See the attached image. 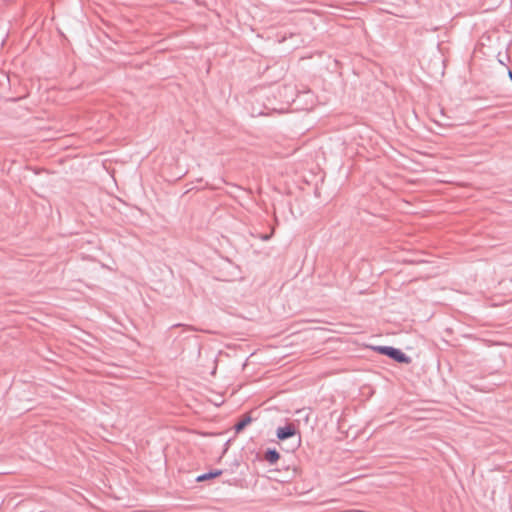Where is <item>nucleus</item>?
<instances>
[{
    "label": "nucleus",
    "instance_id": "f257e3e1",
    "mask_svg": "<svg viewBox=\"0 0 512 512\" xmlns=\"http://www.w3.org/2000/svg\"><path fill=\"white\" fill-rule=\"evenodd\" d=\"M376 350L379 353H381L383 355H387L388 357L394 359L395 361H397L399 363H406V364L410 363V358L399 349L389 347V346H379L376 348Z\"/></svg>",
    "mask_w": 512,
    "mask_h": 512
},
{
    "label": "nucleus",
    "instance_id": "f03ea898",
    "mask_svg": "<svg viewBox=\"0 0 512 512\" xmlns=\"http://www.w3.org/2000/svg\"><path fill=\"white\" fill-rule=\"evenodd\" d=\"M295 434V429L292 425H286L277 429V437L281 440L287 439Z\"/></svg>",
    "mask_w": 512,
    "mask_h": 512
},
{
    "label": "nucleus",
    "instance_id": "7ed1b4c3",
    "mask_svg": "<svg viewBox=\"0 0 512 512\" xmlns=\"http://www.w3.org/2000/svg\"><path fill=\"white\" fill-rule=\"evenodd\" d=\"M221 474H222L221 470H215L214 472H209V473H205V474H202V475L198 476L197 477V481L198 482H202V481H205V480H208V479H211V478L218 477Z\"/></svg>",
    "mask_w": 512,
    "mask_h": 512
},
{
    "label": "nucleus",
    "instance_id": "20e7f679",
    "mask_svg": "<svg viewBox=\"0 0 512 512\" xmlns=\"http://www.w3.org/2000/svg\"><path fill=\"white\" fill-rule=\"evenodd\" d=\"M280 455L276 450H268L265 454V459L273 464L279 459Z\"/></svg>",
    "mask_w": 512,
    "mask_h": 512
},
{
    "label": "nucleus",
    "instance_id": "39448f33",
    "mask_svg": "<svg viewBox=\"0 0 512 512\" xmlns=\"http://www.w3.org/2000/svg\"><path fill=\"white\" fill-rule=\"evenodd\" d=\"M251 423V418L249 416H245L242 420H240L236 425H235V430L237 432H240L242 431L248 424Z\"/></svg>",
    "mask_w": 512,
    "mask_h": 512
},
{
    "label": "nucleus",
    "instance_id": "423d86ee",
    "mask_svg": "<svg viewBox=\"0 0 512 512\" xmlns=\"http://www.w3.org/2000/svg\"><path fill=\"white\" fill-rule=\"evenodd\" d=\"M509 77L512 80V72L511 71L509 72Z\"/></svg>",
    "mask_w": 512,
    "mask_h": 512
}]
</instances>
